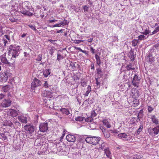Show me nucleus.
Here are the masks:
<instances>
[{
    "mask_svg": "<svg viewBox=\"0 0 159 159\" xmlns=\"http://www.w3.org/2000/svg\"><path fill=\"white\" fill-rule=\"evenodd\" d=\"M32 9L31 5L29 2L28 1L22 2L21 5H20L17 8L18 11L24 15L29 16H31L33 15V14L29 11Z\"/></svg>",
    "mask_w": 159,
    "mask_h": 159,
    "instance_id": "1",
    "label": "nucleus"
},
{
    "mask_svg": "<svg viewBox=\"0 0 159 159\" xmlns=\"http://www.w3.org/2000/svg\"><path fill=\"white\" fill-rule=\"evenodd\" d=\"M20 47L18 46H13L10 45L8 47V50L11 53L12 57L13 58H16L18 57L20 53Z\"/></svg>",
    "mask_w": 159,
    "mask_h": 159,
    "instance_id": "2",
    "label": "nucleus"
},
{
    "mask_svg": "<svg viewBox=\"0 0 159 159\" xmlns=\"http://www.w3.org/2000/svg\"><path fill=\"white\" fill-rule=\"evenodd\" d=\"M100 137H88L85 139V140L87 143L95 145L98 142Z\"/></svg>",
    "mask_w": 159,
    "mask_h": 159,
    "instance_id": "3",
    "label": "nucleus"
},
{
    "mask_svg": "<svg viewBox=\"0 0 159 159\" xmlns=\"http://www.w3.org/2000/svg\"><path fill=\"white\" fill-rule=\"evenodd\" d=\"M117 137L118 138L122 139L124 141H126L129 142H131L132 139H131V137L129 135H127L125 133H121L119 134Z\"/></svg>",
    "mask_w": 159,
    "mask_h": 159,
    "instance_id": "4",
    "label": "nucleus"
},
{
    "mask_svg": "<svg viewBox=\"0 0 159 159\" xmlns=\"http://www.w3.org/2000/svg\"><path fill=\"white\" fill-rule=\"evenodd\" d=\"M148 131L149 134L152 136L157 134L159 133V125L155 127L153 129L151 128H148Z\"/></svg>",
    "mask_w": 159,
    "mask_h": 159,
    "instance_id": "5",
    "label": "nucleus"
},
{
    "mask_svg": "<svg viewBox=\"0 0 159 159\" xmlns=\"http://www.w3.org/2000/svg\"><path fill=\"white\" fill-rule=\"evenodd\" d=\"M23 128L25 132L27 133L31 134L34 131V127L32 124L25 125Z\"/></svg>",
    "mask_w": 159,
    "mask_h": 159,
    "instance_id": "6",
    "label": "nucleus"
},
{
    "mask_svg": "<svg viewBox=\"0 0 159 159\" xmlns=\"http://www.w3.org/2000/svg\"><path fill=\"white\" fill-rule=\"evenodd\" d=\"M11 101L9 98L3 99L0 103V106L2 107H7L10 106Z\"/></svg>",
    "mask_w": 159,
    "mask_h": 159,
    "instance_id": "7",
    "label": "nucleus"
},
{
    "mask_svg": "<svg viewBox=\"0 0 159 159\" xmlns=\"http://www.w3.org/2000/svg\"><path fill=\"white\" fill-rule=\"evenodd\" d=\"M18 111L13 109H8L7 112V115L8 116L16 117L18 114Z\"/></svg>",
    "mask_w": 159,
    "mask_h": 159,
    "instance_id": "8",
    "label": "nucleus"
},
{
    "mask_svg": "<svg viewBox=\"0 0 159 159\" xmlns=\"http://www.w3.org/2000/svg\"><path fill=\"white\" fill-rule=\"evenodd\" d=\"M48 144L47 143L43 145L41 147L40 150L38 152L39 154L43 153H47L48 152Z\"/></svg>",
    "mask_w": 159,
    "mask_h": 159,
    "instance_id": "9",
    "label": "nucleus"
},
{
    "mask_svg": "<svg viewBox=\"0 0 159 159\" xmlns=\"http://www.w3.org/2000/svg\"><path fill=\"white\" fill-rule=\"evenodd\" d=\"M41 82L38 79H34L31 84V89L34 90L37 87L40 86Z\"/></svg>",
    "mask_w": 159,
    "mask_h": 159,
    "instance_id": "10",
    "label": "nucleus"
},
{
    "mask_svg": "<svg viewBox=\"0 0 159 159\" xmlns=\"http://www.w3.org/2000/svg\"><path fill=\"white\" fill-rule=\"evenodd\" d=\"M106 144L103 143L102 141L100 140V138L98 142L95 145L96 146V148L98 150H103L106 148Z\"/></svg>",
    "mask_w": 159,
    "mask_h": 159,
    "instance_id": "11",
    "label": "nucleus"
},
{
    "mask_svg": "<svg viewBox=\"0 0 159 159\" xmlns=\"http://www.w3.org/2000/svg\"><path fill=\"white\" fill-rule=\"evenodd\" d=\"M39 130L42 132H45L48 129V124L47 123H42L39 126Z\"/></svg>",
    "mask_w": 159,
    "mask_h": 159,
    "instance_id": "12",
    "label": "nucleus"
},
{
    "mask_svg": "<svg viewBox=\"0 0 159 159\" xmlns=\"http://www.w3.org/2000/svg\"><path fill=\"white\" fill-rule=\"evenodd\" d=\"M139 80L138 76L136 75H135L134 76L132 81L133 85L135 87H138L139 83Z\"/></svg>",
    "mask_w": 159,
    "mask_h": 159,
    "instance_id": "13",
    "label": "nucleus"
},
{
    "mask_svg": "<svg viewBox=\"0 0 159 159\" xmlns=\"http://www.w3.org/2000/svg\"><path fill=\"white\" fill-rule=\"evenodd\" d=\"M66 140L69 142H74L76 140V137L75 135L68 134L66 137Z\"/></svg>",
    "mask_w": 159,
    "mask_h": 159,
    "instance_id": "14",
    "label": "nucleus"
},
{
    "mask_svg": "<svg viewBox=\"0 0 159 159\" xmlns=\"http://www.w3.org/2000/svg\"><path fill=\"white\" fill-rule=\"evenodd\" d=\"M5 54H3L0 57L2 62L5 64H8L10 65L11 64L9 62L6 57V52H5Z\"/></svg>",
    "mask_w": 159,
    "mask_h": 159,
    "instance_id": "15",
    "label": "nucleus"
},
{
    "mask_svg": "<svg viewBox=\"0 0 159 159\" xmlns=\"http://www.w3.org/2000/svg\"><path fill=\"white\" fill-rule=\"evenodd\" d=\"M42 96L46 97L47 98H51L53 97L52 93L48 91H45L42 93Z\"/></svg>",
    "mask_w": 159,
    "mask_h": 159,
    "instance_id": "16",
    "label": "nucleus"
},
{
    "mask_svg": "<svg viewBox=\"0 0 159 159\" xmlns=\"http://www.w3.org/2000/svg\"><path fill=\"white\" fill-rule=\"evenodd\" d=\"M105 155L108 158H111L112 156V155L111 152L109 148H107L104 150Z\"/></svg>",
    "mask_w": 159,
    "mask_h": 159,
    "instance_id": "17",
    "label": "nucleus"
},
{
    "mask_svg": "<svg viewBox=\"0 0 159 159\" xmlns=\"http://www.w3.org/2000/svg\"><path fill=\"white\" fill-rule=\"evenodd\" d=\"M0 79L2 81H6L8 79V76L6 73H4L0 74Z\"/></svg>",
    "mask_w": 159,
    "mask_h": 159,
    "instance_id": "18",
    "label": "nucleus"
},
{
    "mask_svg": "<svg viewBox=\"0 0 159 159\" xmlns=\"http://www.w3.org/2000/svg\"><path fill=\"white\" fill-rule=\"evenodd\" d=\"M3 40L4 44V45L6 46L8 42L10 41L11 39L9 36L7 35H5L3 37Z\"/></svg>",
    "mask_w": 159,
    "mask_h": 159,
    "instance_id": "19",
    "label": "nucleus"
},
{
    "mask_svg": "<svg viewBox=\"0 0 159 159\" xmlns=\"http://www.w3.org/2000/svg\"><path fill=\"white\" fill-rule=\"evenodd\" d=\"M18 120L21 122L24 123H27V118L25 116H18Z\"/></svg>",
    "mask_w": 159,
    "mask_h": 159,
    "instance_id": "20",
    "label": "nucleus"
},
{
    "mask_svg": "<svg viewBox=\"0 0 159 159\" xmlns=\"http://www.w3.org/2000/svg\"><path fill=\"white\" fill-rule=\"evenodd\" d=\"M132 93L133 94L134 96L135 97L137 98L139 97V93L138 92V90L135 88L131 90Z\"/></svg>",
    "mask_w": 159,
    "mask_h": 159,
    "instance_id": "21",
    "label": "nucleus"
},
{
    "mask_svg": "<svg viewBox=\"0 0 159 159\" xmlns=\"http://www.w3.org/2000/svg\"><path fill=\"white\" fill-rule=\"evenodd\" d=\"M62 146H59V147H57V151L60 152V154L62 155H66L67 152H64L63 149L61 148Z\"/></svg>",
    "mask_w": 159,
    "mask_h": 159,
    "instance_id": "22",
    "label": "nucleus"
},
{
    "mask_svg": "<svg viewBox=\"0 0 159 159\" xmlns=\"http://www.w3.org/2000/svg\"><path fill=\"white\" fill-rule=\"evenodd\" d=\"M81 154L80 152H76L72 154V157L75 159H80L81 157Z\"/></svg>",
    "mask_w": 159,
    "mask_h": 159,
    "instance_id": "23",
    "label": "nucleus"
},
{
    "mask_svg": "<svg viewBox=\"0 0 159 159\" xmlns=\"http://www.w3.org/2000/svg\"><path fill=\"white\" fill-rule=\"evenodd\" d=\"M102 122L104 125L108 128H110L111 127V125L110 124L109 122L107 120H104L102 121Z\"/></svg>",
    "mask_w": 159,
    "mask_h": 159,
    "instance_id": "24",
    "label": "nucleus"
},
{
    "mask_svg": "<svg viewBox=\"0 0 159 159\" xmlns=\"http://www.w3.org/2000/svg\"><path fill=\"white\" fill-rule=\"evenodd\" d=\"M102 132L103 133L104 136L106 138H108L110 137V134L105 129H102Z\"/></svg>",
    "mask_w": 159,
    "mask_h": 159,
    "instance_id": "25",
    "label": "nucleus"
},
{
    "mask_svg": "<svg viewBox=\"0 0 159 159\" xmlns=\"http://www.w3.org/2000/svg\"><path fill=\"white\" fill-rule=\"evenodd\" d=\"M50 74L49 71L48 70H45L43 72L40 73L41 75H43L44 77H47Z\"/></svg>",
    "mask_w": 159,
    "mask_h": 159,
    "instance_id": "26",
    "label": "nucleus"
},
{
    "mask_svg": "<svg viewBox=\"0 0 159 159\" xmlns=\"http://www.w3.org/2000/svg\"><path fill=\"white\" fill-rule=\"evenodd\" d=\"M153 123L156 125L158 124V121L156 117L154 116H152L151 117Z\"/></svg>",
    "mask_w": 159,
    "mask_h": 159,
    "instance_id": "27",
    "label": "nucleus"
},
{
    "mask_svg": "<svg viewBox=\"0 0 159 159\" xmlns=\"http://www.w3.org/2000/svg\"><path fill=\"white\" fill-rule=\"evenodd\" d=\"M9 19L12 22H15L18 23L21 22L20 19H16L13 17H10Z\"/></svg>",
    "mask_w": 159,
    "mask_h": 159,
    "instance_id": "28",
    "label": "nucleus"
},
{
    "mask_svg": "<svg viewBox=\"0 0 159 159\" xmlns=\"http://www.w3.org/2000/svg\"><path fill=\"white\" fill-rule=\"evenodd\" d=\"M89 125L90 129H94L97 125L96 123L94 122L90 123Z\"/></svg>",
    "mask_w": 159,
    "mask_h": 159,
    "instance_id": "29",
    "label": "nucleus"
},
{
    "mask_svg": "<svg viewBox=\"0 0 159 159\" xmlns=\"http://www.w3.org/2000/svg\"><path fill=\"white\" fill-rule=\"evenodd\" d=\"M60 111L64 114L68 115L70 114V112L68 109L66 108H62L60 109Z\"/></svg>",
    "mask_w": 159,
    "mask_h": 159,
    "instance_id": "30",
    "label": "nucleus"
},
{
    "mask_svg": "<svg viewBox=\"0 0 159 159\" xmlns=\"http://www.w3.org/2000/svg\"><path fill=\"white\" fill-rule=\"evenodd\" d=\"M159 31V25H157V26L155 28L154 31L150 35H152L155 34L157 32Z\"/></svg>",
    "mask_w": 159,
    "mask_h": 159,
    "instance_id": "31",
    "label": "nucleus"
},
{
    "mask_svg": "<svg viewBox=\"0 0 159 159\" xmlns=\"http://www.w3.org/2000/svg\"><path fill=\"white\" fill-rule=\"evenodd\" d=\"M95 57L97 61V64L98 65H100L101 63L100 57L97 54H95Z\"/></svg>",
    "mask_w": 159,
    "mask_h": 159,
    "instance_id": "32",
    "label": "nucleus"
},
{
    "mask_svg": "<svg viewBox=\"0 0 159 159\" xmlns=\"http://www.w3.org/2000/svg\"><path fill=\"white\" fill-rule=\"evenodd\" d=\"M87 89V90L86 91L85 93L84 94V95L85 96H87L89 93L91 91V87L90 86H88Z\"/></svg>",
    "mask_w": 159,
    "mask_h": 159,
    "instance_id": "33",
    "label": "nucleus"
},
{
    "mask_svg": "<svg viewBox=\"0 0 159 159\" xmlns=\"http://www.w3.org/2000/svg\"><path fill=\"white\" fill-rule=\"evenodd\" d=\"M151 31L149 29H146L145 31L143 32L142 33L143 34L147 35L150 33Z\"/></svg>",
    "mask_w": 159,
    "mask_h": 159,
    "instance_id": "34",
    "label": "nucleus"
},
{
    "mask_svg": "<svg viewBox=\"0 0 159 159\" xmlns=\"http://www.w3.org/2000/svg\"><path fill=\"white\" fill-rule=\"evenodd\" d=\"M138 40L136 39H134L132 42V46L135 47L138 43Z\"/></svg>",
    "mask_w": 159,
    "mask_h": 159,
    "instance_id": "35",
    "label": "nucleus"
},
{
    "mask_svg": "<svg viewBox=\"0 0 159 159\" xmlns=\"http://www.w3.org/2000/svg\"><path fill=\"white\" fill-rule=\"evenodd\" d=\"M84 119V118L80 116L77 117L75 118L76 121H83Z\"/></svg>",
    "mask_w": 159,
    "mask_h": 159,
    "instance_id": "36",
    "label": "nucleus"
},
{
    "mask_svg": "<svg viewBox=\"0 0 159 159\" xmlns=\"http://www.w3.org/2000/svg\"><path fill=\"white\" fill-rule=\"evenodd\" d=\"M126 68L128 70L134 69V68L132 67V64L131 63L129 64L127 66Z\"/></svg>",
    "mask_w": 159,
    "mask_h": 159,
    "instance_id": "37",
    "label": "nucleus"
},
{
    "mask_svg": "<svg viewBox=\"0 0 159 159\" xmlns=\"http://www.w3.org/2000/svg\"><path fill=\"white\" fill-rule=\"evenodd\" d=\"M138 39L139 40H142L146 38L145 36L143 35H139L138 37Z\"/></svg>",
    "mask_w": 159,
    "mask_h": 159,
    "instance_id": "38",
    "label": "nucleus"
},
{
    "mask_svg": "<svg viewBox=\"0 0 159 159\" xmlns=\"http://www.w3.org/2000/svg\"><path fill=\"white\" fill-rule=\"evenodd\" d=\"M93 119L92 117H89L86 120V121L90 122V123L92 122V121L93 120Z\"/></svg>",
    "mask_w": 159,
    "mask_h": 159,
    "instance_id": "39",
    "label": "nucleus"
},
{
    "mask_svg": "<svg viewBox=\"0 0 159 159\" xmlns=\"http://www.w3.org/2000/svg\"><path fill=\"white\" fill-rule=\"evenodd\" d=\"M143 129V126L142 125H140L139 126V128L138 129L137 134H139V133L142 131Z\"/></svg>",
    "mask_w": 159,
    "mask_h": 159,
    "instance_id": "40",
    "label": "nucleus"
},
{
    "mask_svg": "<svg viewBox=\"0 0 159 159\" xmlns=\"http://www.w3.org/2000/svg\"><path fill=\"white\" fill-rule=\"evenodd\" d=\"M16 7H18V5L16 3L14 4L13 5H12V9L13 10H16V9L15 8Z\"/></svg>",
    "mask_w": 159,
    "mask_h": 159,
    "instance_id": "41",
    "label": "nucleus"
},
{
    "mask_svg": "<svg viewBox=\"0 0 159 159\" xmlns=\"http://www.w3.org/2000/svg\"><path fill=\"white\" fill-rule=\"evenodd\" d=\"M42 55L41 54H39L38 55L36 60L38 61H41V59H42Z\"/></svg>",
    "mask_w": 159,
    "mask_h": 159,
    "instance_id": "42",
    "label": "nucleus"
},
{
    "mask_svg": "<svg viewBox=\"0 0 159 159\" xmlns=\"http://www.w3.org/2000/svg\"><path fill=\"white\" fill-rule=\"evenodd\" d=\"M84 40H76L74 41V42L76 44H79L82 42H83Z\"/></svg>",
    "mask_w": 159,
    "mask_h": 159,
    "instance_id": "43",
    "label": "nucleus"
},
{
    "mask_svg": "<svg viewBox=\"0 0 159 159\" xmlns=\"http://www.w3.org/2000/svg\"><path fill=\"white\" fill-rule=\"evenodd\" d=\"M55 50L54 48H52L49 49V53L50 54L52 55L54 52Z\"/></svg>",
    "mask_w": 159,
    "mask_h": 159,
    "instance_id": "44",
    "label": "nucleus"
},
{
    "mask_svg": "<svg viewBox=\"0 0 159 159\" xmlns=\"http://www.w3.org/2000/svg\"><path fill=\"white\" fill-rule=\"evenodd\" d=\"M62 58H63L62 57V56L60 54H57V60H58L59 61L60 60H61Z\"/></svg>",
    "mask_w": 159,
    "mask_h": 159,
    "instance_id": "45",
    "label": "nucleus"
},
{
    "mask_svg": "<svg viewBox=\"0 0 159 159\" xmlns=\"http://www.w3.org/2000/svg\"><path fill=\"white\" fill-rule=\"evenodd\" d=\"M0 135H1L2 137L3 138L4 140L7 139V137L4 134L2 133H1Z\"/></svg>",
    "mask_w": 159,
    "mask_h": 159,
    "instance_id": "46",
    "label": "nucleus"
},
{
    "mask_svg": "<svg viewBox=\"0 0 159 159\" xmlns=\"http://www.w3.org/2000/svg\"><path fill=\"white\" fill-rule=\"evenodd\" d=\"M29 26L30 28H31L33 30H36V29L35 27L34 26V25H29Z\"/></svg>",
    "mask_w": 159,
    "mask_h": 159,
    "instance_id": "47",
    "label": "nucleus"
},
{
    "mask_svg": "<svg viewBox=\"0 0 159 159\" xmlns=\"http://www.w3.org/2000/svg\"><path fill=\"white\" fill-rule=\"evenodd\" d=\"M9 90L8 87V86H5L3 87V91L4 92L7 91Z\"/></svg>",
    "mask_w": 159,
    "mask_h": 159,
    "instance_id": "48",
    "label": "nucleus"
},
{
    "mask_svg": "<svg viewBox=\"0 0 159 159\" xmlns=\"http://www.w3.org/2000/svg\"><path fill=\"white\" fill-rule=\"evenodd\" d=\"M151 56L150 55L148 56L146 58V59L148 61H151L152 60L151 58Z\"/></svg>",
    "mask_w": 159,
    "mask_h": 159,
    "instance_id": "49",
    "label": "nucleus"
},
{
    "mask_svg": "<svg viewBox=\"0 0 159 159\" xmlns=\"http://www.w3.org/2000/svg\"><path fill=\"white\" fill-rule=\"evenodd\" d=\"M12 125V123L11 121H9L7 122V123L6 125L8 126H11Z\"/></svg>",
    "mask_w": 159,
    "mask_h": 159,
    "instance_id": "50",
    "label": "nucleus"
},
{
    "mask_svg": "<svg viewBox=\"0 0 159 159\" xmlns=\"http://www.w3.org/2000/svg\"><path fill=\"white\" fill-rule=\"evenodd\" d=\"M89 9V7L85 6L83 7V9L84 11V12L88 11V10Z\"/></svg>",
    "mask_w": 159,
    "mask_h": 159,
    "instance_id": "51",
    "label": "nucleus"
},
{
    "mask_svg": "<svg viewBox=\"0 0 159 159\" xmlns=\"http://www.w3.org/2000/svg\"><path fill=\"white\" fill-rule=\"evenodd\" d=\"M49 26L51 27H61V26H60V25L59 24V23H58V24L54 25L52 26Z\"/></svg>",
    "mask_w": 159,
    "mask_h": 159,
    "instance_id": "52",
    "label": "nucleus"
},
{
    "mask_svg": "<svg viewBox=\"0 0 159 159\" xmlns=\"http://www.w3.org/2000/svg\"><path fill=\"white\" fill-rule=\"evenodd\" d=\"M91 116L93 117H95L96 116L97 114L95 113L94 111H92Z\"/></svg>",
    "mask_w": 159,
    "mask_h": 159,
    "instance_id": "53",
    "label": "nucleus"
},
{
    "mask_svg": "<svg viewBox=\"0 0 159 159\" xmlns=\"http://www.w3.org/2000/svg\"><path fill=\"white\" fill-rule=\"evenodd\" d=\"M90 50L91 52L93 54H94L95 52V49H93V48L91 47H90Z\"/></svg>",
    "mask_w": 159,
    "mask_h": 159,
    "instance_id": "54",
    "label": "nucleus"
},
{
    "mask_svg": "<svg viewBox=\"0 0 159 159\" xmlns=\"http://www.w3.org/2000/svg\"><path fill=\"white\" fill-rule=\"evenodd\" d=\"M57 21V20H49L48 21V22L49 23H51Z\"/></svg>",
    "mask_w": 159,
    "mask_h": 159,
    "instance_id": "55",
    "label": "nucleus"
},
{
    "mask_svg": "<svg viewBox=\"0 0 159 159\" xmlns=\"http://www.w3.org/2000/svg\"><path fill=\"white\" fill-rule=\"evenodd\" d=\"M86 85V83L84 81L81 82V86H82L83 87H85Z\"/></svg>",
    "mask_w": 159,
    "mask_h": 159,
    "instance_id": "56",
    "label": "nucleus"
},
{
    "mask_svg": "<svg viewBox=\"0 0 159 159\" xmlns=\"http://www.w3.org/2000/svg\"><path fill=\"white\" fill-rule=\"evenodd\" d=\"M59 24H60L61 26V25L64 26L66 25V23H65L64 21H61L59 23Z\"/></svg>",
    "mask_w": 159,
    "mask_h": 159,
    "instance_id": "57",
    "label": "nucleus"
},
{
    "mask_svg": "<svg viewBox=\"0 0 159 159\" xmlns=\"http://www.w3.org/2000/svg\"><path fill=\"white\" fill-rule=\"evenodd\" d=\"M75 64L73 62H71L70 64V66H71V68L74 69L75 67Z\"/></svg>",
    "mask_w": 159,
    "mask_h": 159,
    "instance_id": "58",
    "label": "nucleus"
},
{
    "mask_svg": "<svg viewBox=\"0 0 159 159\" xmlns=\"http://www.w3.org/2000/svg\"><path fill=\"white\" fill-rule=\"evenodd\" d=\"M153 109L151 107H148V110L149 112H151L153 110Z\"/></svg>",
    "mask_w": 159,
    "mask_h": 159,
    "instance_id": "59",
    "label": "nucleus"
},
{
    "mask_svg": "<svg viewBox=\"0 0 159 159\" xmlns=\"http://www.w3.org/2000/svg\"><path fill=\"white\" fill-rule=\"evenodd\" d=\"M5 95L3 94H0V100L2 99L5 97Z\"/></svg>",
    "mask_w": 159,
    "mask_h": 159,
    "instance_id": "60",
    "label": "nucleus"
},
{
    "mask_svg": "<svg viewBox=\"0 0 159 159\" xmlns=\"http://www.w3.org/2000/svg\"><path fill=\"white\" fill-rule=\"evenodd\" d=\"M43 86L45 88H47L48 87V84L47 81H45L44 83L43 84Z\"/></svg>",
    "mask_w": 159,
    "mask_h": 159,
    "instance_id": "61",
    "label": "nucleus"
},
{
    "mask_svg": "<svg viewBox=\"0 0 159 159\" xmlns=\"http://www.w3.org/2000/svg\"><path fill=\"white\" fill-rule=\"evenodd\" d=\"M74 48H75V49H76V50H79L81 52L82 51V50L80 47H75Z\"/></svg>",
    "mask_w": 159,
    "mask_h": 159,
    "instance_id": "62",
    "label": "nucleus"
},
{
    "mask_svg": "<svg viewBox=\"0 0 159 159\" xmlns=\"http://www.w3.org/2000/svg\"><path fill=\"white\" fill-rule=\"evenodd\" d=\"M93 40V38H90L89 39H88L87 41L88 42L91 43Z\"/></svg>",
    "mask_w": 159,
    "mask_h": 159,
    "instance_id": "63",
    "label": "nucleus"
},
{
    "mask_svg": "<svg viewBox=\"0 0 159 159\" xmlns=\"http://www.w3.org/2000/svg\"><path fill=\"white\" fill-rule=\"evenodd\" d=\"M80 7H78V8H75V11L76 12H78L79 10H80Z\"/></svg>",
    "mask_w": 159,
    "mask_h": 159,
    "instance_id": "64",
    "label": "nucleus"
}]
</instances>
